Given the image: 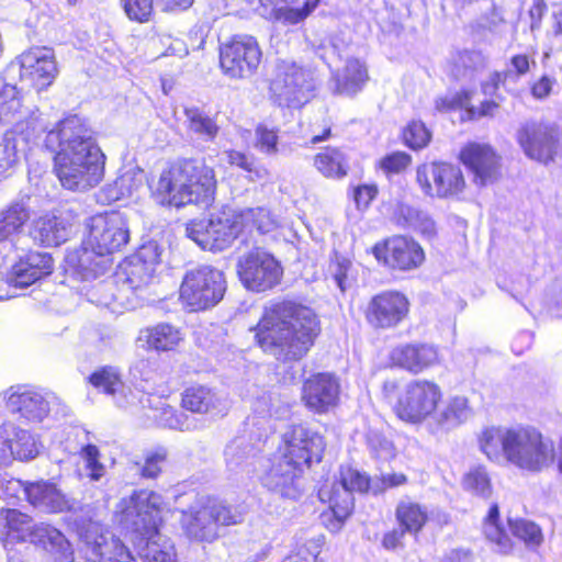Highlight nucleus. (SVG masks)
<instances>
[{"instance_id":"nucleus-1","label":"nucleus","mask_w":562,"mask_h":562,"mask_svg":"<svg viewBox=\"0 0 562 562\" xmlns=\"http://www.w3.org/2000/svg\"><path fill=\"white\" fill-rule=\"evenodd\" d=\"M250 330L256 347L288 363L306 358L323 328L319 315L311 306L292 299H273L262 306Z\"/></svg>"},{"instance_id":"nucleus-2","label":"nucleus","mask_w":562,"mask_h":562,"mask_svg":"<svg viewBox=\"0 0 562 562\" xmlns=\"http://www.w3.org/2000/svg\"><path fill=\"white\" fill-rule=\"evenodd\" d=\"M93 134L88 120L74 113L66 114L46 134L44 145L54 154V172L63 188L87 191L102 181L105 155Z\"/></svg>"},{"instance_id":"nucleus-3","label":"nucleus","mask_w":562,"mask_h":562,"mask_svg":"<svg viewBox=\"0 0 562 562\" xmlns=\"http://www.w3.org/2000/svg\"><path fill=\"white\" fill-rule=\"evenodd\" d=\"M477 445L488 461L499 463L505 460L527 473H541L557 461L562 476V435L558 442V458L554 441L532 425L485 427L477 436Z\"/></svg>"},{"instance_id":"nucleus-4","label":"nucleus","mask_w":562,"mask_h":562,"mask_svg":"<svg viewBox=\"0 0 562 562\" xmlns=\"http://www.w3.org/2000/svg\"><path fill=\"white\" fill-rule=\"evenodd\" d=\"M324 434L307 423L288 426L281 435L276 458L265 474V486L284 498H296L304 473L319 464L326 453Z\"/></svg>"},{"instance_id":"nucleus-5","label":"nucleus","mask_w":562,"mask_h":562,"mask_svg":"<svg viewBox=\"0 0 562 562\" xmlns=\"http://www.w3.org/2000/svg\"><path fill=\"white\" fill-rule=\"evenodd\" d=\"M217 189L215 170L204 158L178 157L168 160L156 181L149 184L150 196L164 207L206 205Z\"/></svg>"},{"instance_id":"nucleus-6","label":"nucleus","mask_w":562,"mask_h":562,"mask_svg":"<svg viewBox=\"0 0 562 562\" xmlns=\"http://www.w3.org/2000/svg\"><path fill=\"white\" fill-rule=\"evenodd\" d=\"M381 396L391 405L392 413L400 422L416 426L435 416L443 391L431 379H413L402 387L401 378H387L381 385Z\"/></svg>"},{"instance_id":"nucleus-7","label":"nucleus","mask_w":562,"mask_h":562,"mask_svg":"<svg viewBox=\"0 0 562 562\" xmlns=\"http://www.w3.org/2000/svg\"><path fill=\"white\" fill-rule=\"evenodd\" d=\"M505 71H493L488 79L480 83L483 99L474 103L476 90L462 88L450 95H440L435 100V109L440 113L460 111L461 122H477L493 120L501 112L504 97L498 93L501 86L506 82Z\"/></svg>"},{"instance_id":"nucleus-8","label":"nucleus","mask_w":562,"mask_h":562,"mask_svg":"<svg viewBox=\"0 0 562 562\" xmlns=\"http://www.w3.org/2000/svg\"><path fill=\"white\" fill-rule=\"evenodd\" d=\"M161 514L162 499L158 493L135 490L117 503L114 518L126 533L148 544L160 535Z\"/></svg>"},{"instance_id":"nucleus-9","label":"nucleus","mask_w":562,"mask_h":562,"mask_svg":"<svg viewBox=\"0 0 562 562\" xmlns=\"http://www.w3.org/2000/svg\"><path fill=\"white\" fill-rule=\"evenodd\" d=\"M515 140L526 158L548 166L561 153L562 128L550 119L530 117L517 126Z\"/></svg>"},{"instance_id":"nucleus-10","label":"nucleus","mask_w":562,"mask_h":562,"mask_svg":"<svg viewBox=\"0 0 562 562\" xmlns=\"http://www.w3.org/2000/svg\"><path fill=\"white\" fill-rule=\"evenodd\" d=\"M226 290L227 282L223 271L212 266H200L183 274L179 300L189 312H203L217 305Z\"/></svg>"},{"instance_id":"nucleus-11","label":"nucleus","mask_w":562,"mask_h":562,"mask_svg":"<svg viewBox=\"0 0 562 562\" xmlns=\"http://www.w3.org/2000/svg\"><path fill=\"white\" fill-rule=\"evenodd\" d=\"M236 273L247 291L267 293L282 283L284 268L270 251L255 247L238 258Z\"/></svg>"},{"instance_id":"nucleus-12","label":"nucleus","mask_w":562,"mask_h":562,"mask_svg":"<svg viewBox=\"0 0 562 562\" xmlns=\"http://www.w3.org/2000/svg\"><path fill=\"white\" fill-rule=\"evenodd\" d=\"M411 310V301L404 292L385 289L369 296L361 306V314L369 328L386 331L404 324L409 318Z\"/></svg>"},{"instance_id":"nucleus-13","label":"nucleus","mask_w":562,"mask_h":562,"mask_svg":"<svg viewBox=\"0 0 562 562\" xmlns=\"http://www.w3.org/2000/svg\"><path fill=\"white\" fill-rule=\"evenodd\" d=\"M416 182L426 196L443 200H460L467 190L462 170L447 161L418 165Z\"/></svg>"},{"instance_id":"nucleus-14","label":"nucleus","mask_w":562,"mask_h":562,"mask_svg":"<svg viewBox=\"0 0 562 562\" xmlns=\"http://www.w3.org/2000/svg\"><path fill=\"white\" fill-rule=\"evenodd\" d=\"M261 58L260 45L252 35H232L218 47L220 69L231 79H244L254 75Z\"/></svg>"},{"instance_id":"nucleus-15","label":"nucleus","mask_w":562,"mask_h":562,"mask_svg":"<svg viewBox=\"0 0 562 562\" xmlns=\"http://www.w3.org/2000/svg\"><path fill=\"white\" fill-rule=\"evenodd\" d=\"M370 252L379 265L391 272L416 270L426 259L423 246L414 237L404 234H394L378 240Z\"/></svg>"},{"instance_id":"nucleus-16","label":"nucleus","mask_w":562,"mask_h":562,"mask_svg":"<svg viewBox=\"0 0 562 562\" xmlns=\"http://www.w3.org/2000/svg\"><path fill=\"white\" fill-rule=\"evenodd\" d=\"M130 240L125 218L115 211L93 215L89 222L86 247L103 257L121 251Z\"/></svg>"},{"instance_id":"nucleus-17","label":"nucleus","mask_w":562,"mask_h":562,"mask_svg":"<svg viewBox=\"0 0 562 562\" xmlns=\"http://www.w3.org/2000/svg\"><path fill=\"white\" fill-rule=\"evenodd\" d=\"M307 71L292 60H279L269 81L270 98L282 108L299 109L307 102Z\"/></svg>"},{"instance_id":"nucleus-18","label":"nucleus","mask_w":562,"mask_h":562,"mask_svg":"<svg viewBox=\"0 0 562 562\" xmlns=\"http://www.w3.org/2000/svg\"><path fill=\"white\" fill-rule=\"evenodd\" d=\"M458 159L477 187L494 184L503 176L502 156L490 144L468 142L461 147Z\"/></svg>"},{"instance_id":"nucleus-19","label":"nucleus","mask_w":562,"mask_h":562,"mask_svg":"<svg viewBox=\"0 0 562 562\" xmlns=\"http://www.w3.org/2000/svg\"><path fill=\"white\" fill-rule=\"evenodd\" d=\"M442 356L439 346L426 341H408L392 347L386 357V367L418 375L440 366Z\"/></svg>"},{"instance_id":"nucleus-20","label":"nucleus","mask_w":562,"mask_h":562,"mask_svg":"<svg viewBox=\"0 0 562 562\" xmlns=\"http://www.w3.org/2000/svg\"><path fill=\"white\" fill-rule=\"evenodd\" d=\"M19 78L30 89L41 92L55 80L58 69L50 48L33 46L18 57Z\"/></svg>"},{"instance_id":"nucleus-21","label":"nucleus","mask_w":562,"mask_h":562,"mask_svg":"<svg viewBox=\"0 0 562 562\" xmlns=\"http://www.w3.org/2000/svg\"><path fill=\"white\" fill-rule=\"evenodd\" d=\"M340 383L331 372H315L302 382L301 401L314 414H326L339 404Z\"/></svg>"},{"instance_id":"nucleus-22","label":"nucleus","mask_w":562,"mask_h":562,"mask_svg":"<svg viewBox=\"0 0 562 562\" xmlns=\"http://www.w3.org/2000/svg\"><path fill=\"white\" fill-rule=\"evenodd\" d=\"M326 508L321 514L323 525L331 532L339 531L355 512V497L333 481H325L317 492Z\"/></svg>"},{"instance_id":"nucleus-23","label":"nucleus","mask_w":562,"mask_h":562,"mask_svg":"<svg viewBox=\"0 0 562 562\" xmlns=\"http://www.w3.org/2000/svg\"><path fill=\"white\" fill-rule=\"evenodd\" d=\"M187 236L203 249L221 251L233 244L228 214L222 212L207 221L192 220L186 226Z\"/></svg>"},{"instance_id":"nucleus-24","label":"nucleus","mask_w":562,"mask_h":562,"mask_svg":"<svg viewBox=\"0 0 562 562\" xmlns=\"http://www.w3.org/2000/svg\"><path fill=\"white\" fill-rule=\"evenodd\" d=\"M24 499L45 514H61L74 508L71 499L50 480L25 481Z\"/></svg>"},{"instance_id":"nucleus-25","label":"nucleus","mask_w":562,"mask_h":562,"mask_svg":"<svg viewBox=\"0 0 562 562\" xmlns=\"http://www.w3.org/2000/svg\"><path fill=\"white\" fill-rule=\"evenodd\" d=\"M55 269V260L47 251L29 249L19 256L10 270L15 286L27 288L48 278Z\"/></svg>"},{"instance_id":"nucleus-26","label":"nucleus","mask_w":562,"mask_h":562,"mask_svg":"<svg viewBox=\"0 0 562 562\" xmlns=\"http://www.w3.org/2000/svg\"><path fill=\"white\" fill-rule=\"evenodd\" d=\"M149 278L150 276L142 262H130L126 268V278L116 283L112 289V301L109 304L113 308H135L138 304V299H145L138 293L144 292L143 285H146Z\"/></svg>"},{"instance_id":"nucleus-27","label":"nucleus","mask_w":562,"mask_h":562,"mask_svg":"<svg viewBox=\"0 0 562 562\" xmlns=\"http://www.w3.org/2000/svg\"><path fill=\"white\" fill-rule=\"evenodd\" d=\"M227 214L233 241L243 234H250L255 231L259 234H267L278 226L270 211L262 206L248 207L239 212Z\"/></svg>"},{"instance_id":"nucleus-28","label":"nucleus","mask_w":562,"mask_h":562,"mask_svg":"<svg viewBox=\"0 0 562 562\" xmlns=\"http://www.w3.org/2000/svg\"><path fill=\"white\" fill-rule=\"evenodd\" d=\"M7 407L29 423L42 422L49 413L48 402L38 392L24 386L9 394Z\"/></svg>"},{"instance_id":"nucleus-29","label":"nucleus","mask_w":562,"mask_h":562,"mask_svg":"<svg viewBox=\"0 0 562 562\" xmlns=\"http://www.w3.org/2000/svg\"><path fill=\"white\" fill-rule=\"evenodd\" d=\"M138 339L145 344L148 351L170 352L178 349L184 340V334L175 324L160 322L144 327Z\"/></svg>"},{"instance_id":"nucleus-30","label":"nucleus","mask_w":562,"mask_h":562,"mask_svg":"<svg viewBox=\"0 0 562 562\" xmlns=\"http://www.w3.org/2000/svg\"><path fill=\"white\" fill-rule=\"evenodd\" d=\"M26 542L46 552L58 553L65 560L72 558L71 544L66 536L47 521H34Z\"/></svg>"},{"instance_id":"nucleus-31","label":"nucleus","mask_w":562,"mask_h":562,"mask_svg":"<svg viewBox=\"0 0 562 562\" xmlns=\"http://www.w3.org/2000/svg\"><path fill=\"white\" fill-rule=\"evenodd\" d=\"M34 518L18 508H0L1 542L4 547L25 543Z\"/></svg>"},{"instance_id":"nucleus-32","label":"nucleus","mask_w":562,"mask_h":562,"mask_svg":"<svg viewBox=\"0 0 562 562\" xmlns=\"http://www.w3.org/2000/svg\"><path fill=\"white\" fill-rule=\"evenodd\" d=\"M313 166L326 179L341 180L350 170V158L340 146L327 145L321 148L313 157Z\"/></svg>"},{"instance_id":"nucleus-33","label":"nucleus","mask_w":562,"mask_h":562,"mask_svg":"<svg viewBox=\"0 0 562 562\" xmlns=\"http://www.w3.org/2000/svg\"><path fill=\"white\" fill-rule=\"evenodd\" d=\"M31 220V210L21 201H12L0 210V244L22 235Z\"/></svg>"},{"instance_id":"nucleus-34","label":"nucleus","mask_w":562,"mask_h":562,"mask_svg":"<svg viewBox=\"0 0 562 562\" xmlns=\"http://www.w3.org/2000/svg\"><path fill=\"white\" fill-rule=\"evenodd\" d=\"M217 404L216 392L205 384L193 383L184 387L180 394L181 408L191 414H209L217 407Z\"/></svg>"},{"instance_id":"nucleus-35","label":"nucleus","mask_w":562,"mask_h":562,"mask_svg":"<svg viewBox=\"0 0 562 562\" xmlns=\"http://www.w3.org/2000/svg\"><path fill=\"white\" fill-rule=\"evenodd\" d=\"M394 516L397 526L413 536H418L430 520L427 506L413 499L400 501L396 504Z\"/></svg>"},{"instance_id":"nucleus-36","label":"nucleus","mask_w":562,"mask_h":562,"mask_svg":"<svg viewBox=\"0 0 562 562\" xmlns=\"http://www.w3.org/2000/svg\"><path fill=\"white\" fill-rule=\"evenodd\" d=\"M180 526L184 535L192 541L211 542L217 538L209 517L204 514L203 503L198 509L189 508L181 512Z\"/></svg>"},{"instance_id":"nucleus-37","label":"nucleus","mask_w":562,"mask_h":562,"mask_svg":"<svg viewBox=\"0 0 562 562\" xmlns=\"http://www.w3.org/2000/svg\"><path fill=\"white\" fill-rule=\"evenodd\" d=\"M472 415L473 409L470 400L465 395H451L436 416L435 425L441 429L450 430L464 424Z\"/></svg>"},{"instance_id":"nucleus-38","label":"nucleus","mask_w":562,"mask_h":562,"mask_svg":"<svg viewBox=\"0 0 562 562\" xmlns=\"http://www.w3.org/2000/svg\"><path fill=\"white\" fill-rule=\"evenodd\" d=\"M148 402V417L151 418L158 427L180 431L186 429L188 416L169 404L166 398L161 396H153Z\"/></svg>"},{"instance_id":"nucleus-39","label":"nucleus","mask_w":562,"mask_h":562,"mask_svg":"<svg viewBox=\"0 0 562 562\" xmlns=\"http://www.w3.org/2000/svg\"><path fill=\"white\" fill-rule=\"evenodd\" d=\"M507 526L512 536L529 550H538L544 541L542 528L533 520L522 517L508 518Z\"/></svg>"},{"instance_id":"nucleus-40","label":"nucleus","mask_w":562,"mask_h":562,"mask_svg":"<svg viewBox=\"0 0 562 562\" xmlns=\"http://www.w3.org/2000/svg\"><path fill=\"white\" fill-rule=\"evenodd\" d=\"M226 158L228 165L241 170L248 181H261L269 176L268 168L254 155L238 149H228L226 150Z\"/></svg>"},{"instance_id":"nucleus-41","label":"nucleus","mask_w":562,"mask_h":562,"mask_svg":"<svg viewBox=\"0 0 562 562\" xmlns=\"http://www.w3.org/2000/svg\"><path fill=\"white\" fill-rule=\"evenodd\" d=\"M462 488L482 498H488L493 491L492 480L485 465L470 468L461 479Z\"/></svg>"},{"instance_id":"nucleus-42","label":"nucleus","mask_w":562,"mask_h":562,"mask_svg":"<svg viewBox=\"0 0 562 562\" xmlns=\"http://www.w3.org/2000/svg\"><path fill=\"white\" fill-rule=\"evenodd\" d=\"M87 382L95 390L109 395H114L123 386L122 374L113 366L99 367L88 375Z\"/></svg>"},{"instance_id":"nucleus-43","label":"nucleus","mask_w":562,"mask_h":562,"mask_svg":"<svg viewBox=\"0 0 562 562\" xmlns=\"http://www.w3.org/2000/svg\"><path fill=\"white\" fill-rule=\"evenodd\" d=\"M326 544L324 535L311 537L296 543L280 562H317Z\"/></svg>"},{"instance_id":"nucleus-44","label":"nucleus","mask_w":562,"mask_h":562,"mask_svg":"<svg viewBox=\"0 0 562 562\" xmlns=\"http://www.w3.org/2000/svg\"><path fill=\"white\" fill-rule=\"evenodd\" d=\"M188 122V128L206 139H214L220 131V127L214 117L207 115L198 106H187L183 110Z\"/></svg>"},{"instance_id":"nucleus-45","label":"nucleus","mask_w":562,"mask_h":562,"mask_svg":"<svg viewBox=\"0 0 562 562\" xmlns=\"http://www.w3.org/2000/svg\"><path fill=\"white\" fill-rule=\"evenodd\" d=\"M204 514L209 517L210 522L217 531L220 526H233L239 522V515L233 507L223 501L214 497H206L203 502Z\"/></svg>"},{"instance_id":"nucleus-46","label":"nucleus","mask_w":562,"mask_h":562,"mask_svg":"<svg viewBox=\"0 0 562 562\" xmlns=\"http://www.w3.org/2000/svg\"><path fill=\"white\" fill-rule=\"evenodd\" d=\"M402 143L414 151L426 148L432 138L429 127L420 120H411L400 134Z\"/></svg>"},{"instance_id":"nucleus-47","label":"nucleus","mask_w":562,"mask_h":562,"mask_svg":"<svg viewBox=\"0 0 562 562\" xmlns=\"http://www.w3.org/2000/svg\"><path fill=\"white\" fill-rule=\"evenodd\" d=\"M23 108V94L15 85L0 77V121L19 113Z\"/></svg>"},{"instance_id":"nucleus-48","label":"nucleus","mask_w":562,"mask_h":562,"mask_svg":"<svg viewBox=\"0 0 562 562\" xmlns=\"http://www.w3.org/2000/svg\"><path fill=\"white\" fill-rule=\"evenodd\" d=\"M333 482L348 490L351 494L353 492L367 493L371 487L370 476L351 465H341L338 477Z\"/></svg>"},{"instance_id":"nucleus-49","label":"nucleus","mask_w":562,"mask_h":562,"mask_svg":"<svg viewBox=\"0 0 562 562\" xmlns=\"http://www.w3.org/2000/svg\"><path fill=\"white\" fill-rule=\"evenodd\" d=\"M413 162L412 156L404 150L391 151L379 159L376 167L387 177L406 171Z\"/></svg>"},{"instance_id":"nucleus-50","label":"nucleus","mask_w":562,"mask_h":562,"mask_svg":"<svg viewBox=\"0 0 562 562\" xmlns=\"http://www.w3.org/2000/svg\"><path fill=\"white\" fill-rule=\"evenodd\" d=\"M482 532L485 540L501 554H510L514 551L516 543L503 524L485 528Z\"/></svg>"},{"instance_id":"nucleus-51","label":"nucleus","mask_w":562,"mask_h":562,"mask_svg":"<svg viewBox=\"0 0 562 562\" xmlns=\"http://www.w3.org/2000/svg\"><path fill=\"white\" fill-rule=\"evenodd\" d=\"M168 449L165 447H157L151 451H148L144 458V464L140 468V476L144 479L155 480L164 470L165 464L168 461Z\"/></svg>"},{"instance_id":"nucleus-52","label":"nucleus","mask_w":562,"mask_h":562,"mask_svg":"<svg viewBox=\"0 0 562 562\" xmlns=\"http://www.w3.org/2000/svg\"><path fill=\"white\" fill-rule=\"evenodd\" d=\"M120 4L130 21L144 24L154 16V0H120Z\"/></svg>"},{"instance_id":"nucleus-53","label":"nucleus","mask_w":562,"mask_h":562,"mask_svg":"<svg viewBox=\"0 0 562 562\" xmlns=\"http://www.w3.org/2000/svg\"><path fill=\"white\" fill-rule=\"evenodd\" d=\"M89 562H134V558L121 539L112 538L100 549L99 559Z\"/></svg>"},{"instance_id":"nucleus-54","label":"nucleus","mask_w":562,"mask_h":562,"mask_svg":"<svg viewBox=\"0 0 562 562\" xmlns=\"http://www.w3.org/2000/svg\"><path fill=\"white\" fill-rule=\"evenodd\" d=\"M351 267L352 262L350 258H348L347 256L341 255L337 250H334L330 254L328 268L338 288L342 292L346 291V281L348 278V273L351 270Z\"/></svg>"},{"instance_id":"nucleus-55","label":"nucleus","mask_w":562,"mask_h":562,"mask_svg":"<svg viewBox=\"0 0 562 562\" xmlns=\"http://www.w3.org/2000/svg\"><path fill=\"white\" fill-rule=\"evenodd\" d=\"M379 194L376 183H359L349 189V196L357 210L367 211Z\"/></svg>"},{"instance_id":"nucleus-56","label":"nucleus","mask_w":562,"mask_h":562,"mask_svg":"<svg viewBox=\"0 0 562 562\" xmlns=\"http://www.w3.org/2000/svg\"><path fill=\"white\" fill-rule=\"evenodd\" d=\"M144 562H177V551L170 540H166L159 546L156 540L146 544Z\"/></svg>"},{"instance_id":"nucleus-57","label":"nucleus","mask_w":562,"mask_h":562,"mask_svg":"<svg viewBox=\"0 0 562 562\" xmlns=\"http://www.w3.org/2000/svg\"><path fill=\"white\" fill-rule=\"evenodd\" d=\"M79 454L86 462V469L89 471L88 476L91 481L100 480L104 474V465L100 462V450L95 445H85Z\"/></svg>"},{"instance_id":"nucleus-58","label":"nucleus","mask_w":562,"mask_h":562,"mask_svg":"<svg viewBox=\"0 0 562 562\" xmlns=\"http://www.w3.org/2000/svg\"><path fill=\"white\" fill-rule=\"evenodd\" d=\"M256 147L261 151L273 155L278 151L279 130L269 127L266 124L257 125L256 130Z\"/></svg>"},{"instance_id":"nucleus-59","label":"nucleus","mask_w":562,"mask_h":562,"mask_svg":"<svg viewBox=\"0 0 562 562\" xmlns=\"http://www.w3.org/2000/svg\"><path fill=\"white\" fill-rule=\"evenodd\" d=\"M35 238L45 247L58 245L59 236L56 223L46 218L37 220Z\"/></svg>"},{"instance_id":"nucleus-60","label":"nucleus","mask_w":562,"mask_h":562,"mask_svg":"<svg viewBox=\"0 0 562 562\" xmlns=\"http://www.w3.org/2000/svg\"><path fill=\"white\" fill-rule=\"evenodd\" d=\"M369 447L379 458L394 459L397 456L395 445L381 435L372 436L369 439Z\"/></svg>"},{"instance_id":"nucleus-61","label":"nucleus","mask_w":562,"mask_h":562,"mask_svg":"<svg viewBox=\"0 0 562 562\" xmlns=\"http://www.w3.org/2000/svg\"><path fill=\"white\" fill-rule=\"evenodd\" d=\"M345 77L347 83L360 86L368 80V70L363 63L358 59H350L346 64Z\"/></svg>"},{"instance_id":"nucleus-62","label":"nucleus","mask_w":562,"mask_h":562,"mask_svg":"<svg viewBox=\"0 0 562 562\" xmlns=\"http://www.w3.org/2000/svg\"><path fill=\"white\" fill-rule=\"evenodd\" d=\"M319 4V0H306L301 8H286L283 18L291 24H296L306 19Z\"/></svg>"},{"instance_id":"nucleus-63","label":"nucleus","mask_w":562,"mask_h":562,"mask_svg":"<svg viewBox=\"0 0 562 562\" xmlns=\"http://www.w3.org/2000/svg\"><path fill=\"white\" fill-rule=\"evenodd\" d=\"M555 79L548 75H542L529 86L530 94L536 100H544L552 93Z\"/></svg>"},{"instance_id":"nucleus-64","label":"nucleus","mask_w":562,"mask_h":562,"mask_svg":"<svg viewBox=\"0 0 562 562\" xmlns=\"http://www.w3.org/2000/svg\"><path fill=\"white\" fill-rule=\"evenodd\" d=\"M24 482L14 477H0V497L4 501L18 498L20 491L24 492Z\"/></svg>"}]
</instances>
